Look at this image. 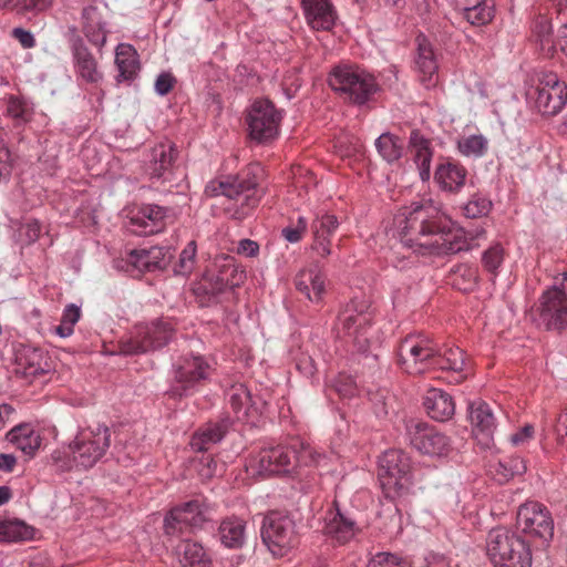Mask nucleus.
Listing matches in <instances>:
<instances>
[{
  "label": "nucleus",
  "mask_w": 567,
  "mask_h": 567,
  "mask_svg": "<svg viewBox=\"0 0 567 567\" xmlns=\"http://www.w3.org/2000/svg\"><path fill=\"white\" fill-rule=\"evenodd\" d=\"M308 228V221L305 217H298L297 221H291L281 230L282 237L289 243H298Z\"/></svg>",
  "instance_id": "51"
},
{
  "label": "nucleus",
  "mask_w": 567,
  "mask_h": 567,
  "mask_svg": "<svg viewBox=\"0 0 567 567\" xmlns=\"http://www.w3.org/2000/svg\"><path fill=\"white\" fill-rule=\"evenodd\" d=\"M411 444L427 455H444L450 450L449 439L425 422H415L409 426Z\"/></svg>",
  "instance_id": "17"
},
{
  "label": "nucleus",
  "mask_w": 567,
  "mask_h": 567,
  "mask_svg": "<svg viewBox=\"0 0 567 567\" xmlns=\"http://www.w3.org/2000/svg\"><path fill=\"white\" fill-rule=\"evenodd\" d=\"M401 352H409L410 354H420L426 352L427 354H446L447 350H442L436 342L427 337L416 334L408 336L400 346Z\"/></svg>",
  "instance_id": "34"
},
{
  "label": "nucleus",
  "mask_w": 567,
  "mask_h": 567,
  "mask_svg": "<svg viewBox=\"0 0 567 567\" xmlns=\"http://www.w3.org/2000/svg\"><path fill=\"white\" fill-rule=\"evenodd\" d=\"M16 445L25 454L32 455L40 447L41 439L40 435L34 432L28 437H22Z\"/></svg>",
  "instance_id": "59"
},
{
  "label": "nucleus",
  "mask_w": 567,
  "mask_h": 567,
  "mask_svg": "<svg viewBox=\"0 0 567 567\" xmlns=\"http://www.w3.org/2000/svg\"><path fill=\"white\" fill-rule=\"evenodd\" d=\"M417 52L414 68L421 84L431 89L439 83V63L432 44L424 37H417Z\"/></svg>",
  "instance_id": "19"
},
{
  "label": "nucleus",
  "mask_w": 567,
  "mask_h": 567,
  "mask_svg": "<svg viewBox=\"0 0 567 567\" xmlns=\"http://www.w3.org/2000/svg\"><path fill=\"white\" fill-rule=\"evenodd\" d=\"M176 80L169 73H162L155 82V90L161 95H166L174 86Z\"/></svg>",
  "instance_id": "63"
},
{
  "label": "nucleus",
  "mask_w": 567,
  "mask_h": 567,
  "mask_svg": "<svg viewBox=\"0 0 567 567\" xmlns=\"http://www.w3.org/2000/svg\"><path fill=\"white\" fill-rule=\"evenodd\" d=\"M166 212L157 205H144L130 218L131 230L137 235H153L165 227Z\"/></svg>",
  "instance_id": "23"
},
{
  "label": "nucleus",
  "mask_w": 567,
  "mask_h": 567,
  "mask_svg": "<svg viewBox=\"0 0 567 567\" xmlns=\"http://www.w3.org/2000/svg\"><path fill=\"white\" fill-rule=\"evenodd\" d=\"M111 445V431L104 424L81 429L64 452H55L53 460L62 470L93 467Z\"/></svg>",
  "instance_id": "4"
},
{
  "label": "nucleus",
  "mask_w": 567,
  "mask_h": 567,
  "mask_svg": "<svg viewBox=\"0 0 567 567\" xmlns=\"http://www.w3.org/2000/svg\"><path fill=\"white\" fill-rule=\"evenodd\" d=\"M410 143L414 153V162L420 171V176L423 181L430 177V167L432 159V152L430 150V142L421 137L417 133L413 132Z\"/></svg>",
  "instance_id": "33"
},
{
  "label": "nucleus",
  "mask_w": 567,
  "mask_h": 567,
  "mask_svg": "<svg viewBox=\"0 0 567 567\" xmlns=\"http://www.w3.org/2000/svg\"><path fill=\"white\" fill-rule=\"evenodd\" d=\"M35 431L30 424H20L14 426L9 433H8V440L12 442L13 444H17L20 442L22 437H28L30 434L34 433Z\"/></svg>",
  "instance_id": "64"
},
{
  "label": "nucleus",
  "mask_w": 567,
  "mask_h": 567,
  "mask_svg": "<svg viewBox=\"0 0 567 567\" xmlns=\"http://www.w3.org/2000/svg\"><path fill=\"white\" fill-rule=\"evenodd\" d=\"M71 49L76 75L86 83H100L103 80V73L99 70L97 61L84 44L83 39L75 37L72 40Z\"/></svg>",
  "instance_id": "21"
},
{
  "label": "nucleus",
  "mask_w": 567,
  "mask_h": 567,
  "mask_svg": "<svg viewBox=\"0 0 567 567\" xmlns=\"http://www.w3.org/2000/svg\"><path fill=\"white\" fill-rule=\"evenodd\" d=\"M311 249L320 257H328L331 254V240L321 236H312Z\"/></svg>",
  "instance_id": "62"
},
{
  "label": "nucleus",
  "mask_w": 567,
  "mask_h": 567,
  "mask_svg": "<svg viewBox=\"0 0 567 567\" xmlns=\"http://www.w3.org/2000/svg\"><path fill=\"white\" fill-rule=\"evenodd\" d=\"M534 426L530 424H526L517 432L511 435V442L514 446H524L534 437Z\"/></svg>",
  "instance_id": "60"
},
{
  "label": "nucleus",
  "mask_w": 567,
  "mask_h": 567,
  "mask_svg": "<svg viewBox=\"0 0 567 567\" xmlns=\"http://www.w3.org/2000/svg\"><path fill=\"white\" fill-rule=\"evenodd\" d=\"M470 420L476 437L484 445L488 446L493 432L496 429V419L491 405L483 401L472 403L470 406Z\"/></svg>",
  "instance_id": "24"
},
{
  "label": "nucleus",
  "mask_w": 567,
  "mask_h": 567,
  "mask_svg": "<svg viewBox=\"0 0 567 567\" xmlns=\"http://www.w3.org/2000/svg\"><path fill=\"white\" fill-rule=\"evenodd\" d=\"M146 249L131 250L126 256L127 267H132V270L152 271L146 258Z\"/></svg>",
  "instance_id": "54"
},
{
  "label": "nucleus",
  "mask_w": 567,
  "mask_h": 567,
  "mask_svg": "<svg viewBox=\"0 0 567 567\" xmlns=\"http://www.w3.org/2000/svg\"><path fill=\"white\" fill-rule=\"evenodd\" d=\"M389 392L386 390H379L377 392L367 391L369 400L374 404L375 413L378 415H386L389 413Z\"/></svg>",
  "instance_id": "56"
},
{
  "label": "nucleus",
  "mask_w": 567,
  "mask_h": 567,
  "mask_svg": "<svg viewBox=\"0 0 567 567\" xmlns=\"http://www.w3.org/2000/svg\"><path fill=\"white\" fill-rule=\"evenodd\" d=\"M458 151L465 156L481 157L488 147V141L483 135H468L457 143Z\"/></svg>",
  "instance_id": "40"
},
{
  "label": "nucleus",
  "mask_w": 567,
  "mask_h": 567,
  "mask_svg": "<svg viewBox=\"0 0 567 567\" xmlns=\"http://www.w3.org/2000/svg\"><path fill=\"white\" fill-rule=\"evenodd\" d=\"M403 146V141L391 133H383L375 141L378 153L388 163H394L400 159Z\"/></svg>",
  "instance_id": "36"
},
{
  "label": "nucleus",
  "mask_w": 567,
  "mask_h": 567,
  "mask_svg": "<svg viewBox=\"0 0 567 567\" xmlns=\"http://www.w3.org/2000/svg\"><path fill=\"white\" fill-rule=\"evenodd\" d=\"M226 398L236 412L240 411L248 402H250L249 391L245 384L239 382L233 384L226 391Z\"/></svg>",
  "instance_id": "47"
},
{
  "label": "nucleus",
  "mask_w": 567,
  "mask_h": 567,
  "mask_svg": "<svg viewBox=\"0 0 567 567\" xmlns=\"http://www.w3.org/2000/svg\"><path fill=\"white\" fill-rule=\"evenodd\" d=\"M16 373L23 378H33L43 373V369L37 367L33 362H29V357H16Z\"/></svg>",
  "instance_id": "55"
},
{
  "label": "nucleus",
  "mask_w": 567,
  "mask_h": 567,
  "mask_svg": "<svg viewBox=\"0 0 567 567\" xmlns=\"http://www.w3.org/2000/svg\"><path fill=\"white\" fill-rule=\"evenodd\" d=\"M516 527L528 540L545 546L553 539L555 524L546 505L529 501L518 507Z\"/></svg>",
  "instance_id": "8"
},
{
  "label": "nucleus",
  "mask_w": 567,
  "mask_h": 567,
  "mask_svg": "<svg viewBox=\"0 0 567 567\" xmlns=\"http://www.w3.org/2000/svg\"><path fill=\"white\" fill-rule=\"evenodd\" d=\"M7 114L19 123H25L30 120V109L27 102L14 95L8 99Z\"/></svg>",
  "instance_id": "48"
},
{
  "label": "nucleus",
  "mask_w": 567,
  "mask_h": 567,
  "mask_svg": "<svg viewBox=\"0 0 567 567\" xmlns=\"http://www.w3.org/2000/svg\"><path fill=\"white\" fill-rule=\"evenodd\" d=\"M208 506L199 498L173 507L164 518V533L171 540L184 537L206 522Z\"/></svg>",
  "instance_id": "11"
},
{
  "label": "nucleus",
  "mask_w": 567,
  "mask_h": 567,
  "mask_svg": "<svg viewBox=\"0 0 567 567\" xmlns=\"http://www.w3.org/2000/svg\"><path fill=\"white\" fill-rule=\"evenodd\" d=\"M194 296L200 307H209L213 301V281L208 276L195 282L193 286Z\"/></svg>",
  "instance_id": "49"
},
{
  "label": "nucleus",
  "mask_w": 567,
  "mask_h": 567,
  "mask_svg": "<svg viewBox=\"0 0 567 567\" xmlns=\"http://www.w3.org/2000/svg\"><path fill=\"white\" fill-rule=\"evenodd\" d=\"M318 454L299 439L289 443L261 447L249 461V467L258 474H291L298 466L317 463Z\"/></svg>",
  "instance_id": "3"
},
{
  "label": "nucleus",
  "mask_w": 567,
  "mask_h": 567,
  "mask_svg": "<svg viewBox=\"0 0 567 567\" xmlns=\"http://www.w3.org/2000/svg\"><path fill=\"white\" fill-rule=\"evenodd\" d=\"M401 241L420 255L449 256L468 251L486 239L482 226L464 229L451 220L432 199L413 203L394 218Z\"/></svg>",
  "instance_id": "1"
},
{
  "label": "nucleus",
  "mask_w": 567,
  "mask_h": 567,
  "mask_svg": "<svg viewBox=\"0 0 567 567\" xmlns=\"http://www.w3.org/2000/svg\"><path fill=\"white\" fill-rule=\"evenodd\" d=\"M115 65L118 76L123 80H131L140 70L138 55L133 45L120 43L115 50Z\"/></svg>",
  "instance_id": "28"
},
{
  "label": "nucleus",
  "mask_w": 567,
  "mask_h": 567,
  "mask_svg": "<svg viewBox=\"0 0 567 567\" xmlns=\"http://www.w3.org/2000/svg\"><path fill=\"white\" fill-rule=\"evenodd\" d=\"M554 432L558 445L567 450V409L558 414Z\"/></svg>",
  "instance_id": "57"
},
{
  "label": "nucleus",
  "mask_w": 567,
  "mask_h": 567,
  "mask_svg": "<svg viewBox=\"0 0 567 567\" xmlns=\"http://www.w3.org/2000/svg\"><path fill=\"white\" fill-rule=\"evenodd\" d=\"M467 176L466 168L455 161L441 163L434 178L443 190L457 193L465 184Z\"/></svg>",
  "instance_id": "27"
},
{
  "label": "nucleus",
  "mask_w": 567,
  "mask_h": 567,
  "mask_svg": "<svg viewBox=\"0 0 567 567\" xmlns=\"http://www.w3.org/2000/svg\"><path fill=\"white\" fill-rule=\"evenodd\" d=\"M494 13L495 1L487 0L478 6L467 7L464 10L463 17L472 25H486L493 20Z\"/></svg>",
  "instance_id": "38"
},
{
  "label": "nucleus",
  "mask_w": 567,
  "mask_h": 567,
  "mask_svg": "<svg viewBox=\"0 0 567 567\" xmlns=\"http://www.w3.org/2000/svg\"><path fill=\"white\" fill-rule=\"evenodd\" d=\"M295 286L312 302H319L326 291L324 277L317 265L300 270L295 278Z\"/></svg>",
  "instance_id": "25"
},
{
  "label": "nucleus",
  "mask_w": 567,
  "mask_h": 567,
  "mask_svg": "<svg viewBox=\"0 0 567 567\" xmlns=\"http://www.w3.org/2000/svg\"><path fill=\"white\" fill-rule=\"evenodd\" d=\"M429 357H399L396 364L409 374H421L427 367Z\"/></svg>",
  "instance_id": "50"
},
{
  "label": "nucleus",
  "mask_w": 567,
  "mask_h": 567,
  "mask_svg": "<svg viewBox=\"0 0 567 567\" xmlns=\"http://www.w3.org/2000/svg\"><path fill=\"white\" fill-rule=\"evenodd\" d=\"M506 258V250L502 244L496 243L483 251L481 264L492 280L498 276Z\"/></svg>",
  "instance_id": "37"
},
{
  "label": "nucleus",
  "mask_w": 567,
  "mask_h": 567,
  "mask_svg": "<svg viewBox=\"0 0 567 567\" xmlns=\"http://www.w3.org/2000/svg\"><path fill=\"white\" fill-rule=\"evenodd\" d=\"M178 151L174 143L166 141L155 145L147 162L146 172L151 178L168 179L175 168Z\"/></svg>",
  "instance_id": "20"
},
{
  "label": "nucleus",
  "mask_w": 567,
  "mask_h": 567,
  "mask_svg": "<svg viewBox=\"0 0 567 567\" xmlns=\"http://www.w3.org/2000/svg\"><path fill=\"white\" fill-rule=\"evenodd\" d=\"M378 477L386 497H395L411 481V460L401 450L386 451L379 461Z\"/></svg>",
  "instance_id": "10"
},
{
  "label": "nucleus",
  "mask_w": 567,
  "mask_h": 567,
  "mask_svg": "<svg viewBox=\"0 0 567 567\" xmlns=\"http://www.w3.org/2000/svg\"><path fill=\"white\" fill-rule=\"evenodd\" d=\"M534 31L543 47L545 44L554 43L550 39L551 27L545 17H540L536 20Z\"/></svg>",
  "instance_id": "58"
},
{
  "label": "nucleus",
  "mask_w": 567,
  "mask_h": 567,
  "mask_svg": "<svg viewBox=\"0 0 567 567\" xmlns=\"http://www.w3.org/2000/svg\"><path fill=\"white\" fill-rule=\"evenodd\" d=\"M167 250L163 247H151L146 249L147 262L152 271L164 269L168 262L171 256L167 257Z\"/></svg>",
  "instance_id": "52"
},
{
  "label": "nucleus",
  "mask_w": 567,
  "mask_h": 567,
  "mask_svg": "<svg viewBox=\"0 0 567 567\" xmlns=\"http://www.w3.org/2000/svg\"><path fill=\"white\" fill-rule=\"evenodd\" d=\"M196 244L194 240L189 241L182 250L178 262L174 267V272L181 276L189 275L195 266Z\"/></svg>",
  "instance_id": "45"
},
{
  "label": "nucleus",
  "mask_w": 567,
  "mask_h": 567,
  "mask_svg": "<svg viewBox=\"0 0 567 567\" xmlns=\"http://www.w3.org/2000/svg\"><path fill=\"white\" fill-rule=\"evenodd\" d=\"M308 25L316 31H330L338 19L337 10L330 0H302Z\"/></svg>",
  "instance_id": "22"
},
{
  "label": "nucleus",
  "mask_w": 567,
  "mask_h": 567,
  "mask_svg": "<svg viewBox=\"0 0 567 567\" xmlns=\"http://www.w3.org/2000/svg\"><path fill=\"white\" fill-rule=\"evenodd\" d=\"M480 281L478 268L474 265L460 264L450 274L451 285L460 291H473Z\"/></svg>",
  "instance_id": "30"
},
{
  "label": "nucleus",
  "mask_w": 567,
  "mask_h": 567,
  "mask_svg": "<svg viewBox=\"0 0 567 567\" xmlns=\"http://www.w3.org/2000/svg\"><path fill=\"white\" fill-rule=\"evenodd\" d=\"M423 405L430 417L440 422L450 420L455 412L452 396L441 389H429L424 395Z\"/></svg>",
  "instance_id": "26"
},
{
  "label": "nucleus",
  "mask_w": 567,
  "mask_h": 567,
  "mask_svg": "<svg viewBox=\"0 0 567 567\" xmlns=\"http://www.w3.org/2000/svg\"><path fill=\"white\" fill-rule=\"evenodd\" d=\"M329 85L352 104L362 105L380 90L373 74L354 64H340L329 74Z\"/></svg>",
  "instance_id": "5"
},
{
  "label": "nucleus",
  "mask_w": 567,
  "mask_h": 567,
  "mask_svg": "<svg viewBox=\"0 0 567 567\" xmlns=\"http://www.w3.org/2000/svg\"><path fill=\"white\" fill-rule=\"evenodd\" d=\"M215 268H218V275L215 279V291L219 289L217 286L234 287L238 285V276L241 277V271L235 265V258L225 254L215 256Z\"/></svg>",
  "instance_id": "31"
},
{
  "label": "nucleus",
  "mask_w": 567,
  "mask_h": 567,
  "mask_svg": "<svg viewBox=\"0 0 567 567\" xmlns=\"http://www.w3.org/2000/svg\"><path fill=\"white\" fill-rule=\"evenodd\" d=\"M368 567H413L406 558L391 553H378L369 561Z\"/></svg>",
  "instance_id": "46"
},
{
  "label": "nucleus",
  "mask_w": 567,
  "mask_h": 567,
  "mask_svg": "<svg viewBox=\"0 0 567 567\" xmlns=\"http://www.w3.org/2000/svg\"><path fill=\"white\" fill-rule=\"evenodd\" d=\"M192 449L202 453L203 456L200 462L206 463L207 470L205 474H202L204 477H210V468L209 465L213 462V455L209 453L210 447L213 446V430L207 429L203 433L195 434L190 441Z\"/></svg>",
  "instance_id": "39"
},
{
  "label": "nucleus",
  "mask_w": 567,
  "mask_h": 567,
  "mask_svg": "<svg viewBox=\"0 0 567 567\" xmlns=\"http://www.w3.org/2000/svg\"><path fill=\"white\" fill-rule=\"evenodd\" d=\"M220 543L227 547L237 549L245 543V523L244 520L230 517L221 522L218 529Z\"/></svg>",
  "instance_id": "29"
},
{
  "label": "nucleus",
  "mask_w": 567,
  "mask_h": 567,
  "mask_svg": "<svg viewBox=\"0 0 567 567\" xmlns=\"http://www.w3.org/2000/svg\"><path fill=\"white\" fill-rule=\"evenodd\" d=\"M261 538L276 557L285 556L299 543L293 519L280 512H271L265 516Z\"/></svg>",
  "instance_id": "9"
},
{
  "label": "nucleus",
  "mask_w": 567,
  "mask_h": 567,
  "mask_svg": "<svg viewBox=\"0 0 567 567\" xmlns=\"http://www.w3.org/2000/svg\"><path fill=\"white\" fill-rule=\"evenodd\" d=\"M83 18V27H92L99 23H103L102 14L99 10V7L95 4H90L83 8L82 11Z\"/></svg>",
  "instance_id": "61"
},
{
  "label": "nucleus",
  "mask_w": 567,
  "mask_h": 567,
  "mask_svg": "<svg viewBox=\"0 0 567 567\" xmlns=\"http://www.w3.org/2000/svg\"><path fill=\"white\" fill-rule=\"evenodd\" d=\"M539 326L546 330H563L567 327V288L564 279L559 286L545 290L539 298Z\"/></svg>",
  "instance_id": "14"
},
{
  "label": "nucleus",
  "mask_w": 567,
  "mask_h": 567,
  "mask_svg": "<svg viewBox=\"0 0 567 567\" xmlns=\"http://www.w3.org/2000/svg\"><path fill=\"white\" fill-rule=\"evenodd\" d=\"M208 374L209 367L204 364L203 357H189L177 368L175 373L176 385L167 394L171 398H182L197 383L206 379Z\"/></svg>",
  "instance_id": "18"
},
{
  "label": "nucleus",
  "mask_w": 567,
  "mask_h": 567,
  "mask_svg": "<svg viewBox=\"0 0 567 567\" xmlns=\"http://www.w3.org/2000/svg\"><path fill=\"white\" fill-rule=\"evenodd\" d=\"M33 528L20 519H0V542L17 543L33 537Z\"/></svg>",
  "instance_id": "32"
},
{
  "label": "nucleus",
  "mask_w": 567,
  "mask_h": 567,
  "mask_svg": "<svg viewBox=\"0 0 567 567\" xmlns=\"http://www.w3.org/2000/svg\"><path fill=\"white\" fill-rule=\"evenodd\" d=\"M171 337L172 330L163 322L136 326L132 336L123 341L120 354H144L157 351L169 341Z\"/></svg>",
  "instance_id": "15"
},
{
  "label": "nucleus",
  "mask_w": 567,
  "mask_h": 567,
  "mask_svg": "<svg viewBox=\"0 0 567 567\" xmlns=\"http://www.w3.org/2000/svg\"><path fill=\"white\" fill-rule=\"evenodd\" d=\"M333 388L341 399H352L361 394L357 381L346 373H339L333 382Z\"/></svg>",
  "instance_id": "44"
},
{
  "label": "nucleus",
  "mask_w": 567,
  "mask_h": 567,
  "mask_svg": "<svg viewBox=\"0 0 567 567\" xmlns=\"http://www.w3.org/2000/svg\"><path fill=\"white\" fill-rule=\"evenodd\" d=\"M83 32L87 40L99 49L106 43L107 32L105 31V22L92 27H83Z\"/></svg>",
  "instance_id": "53"
},
{
  "label": "nucleus",
  "mask_w": 567,
  "mask_h": 567,
  "mask_svg": "<svg viewBox=\"0 0 567 567\" xmlns=\"http://www.w3.org/2000/svg\"><path fill=\"white\" fill-rule=\"evenodd\" d=\"M487 555L495 567L532 566V554L526 540L504 527L489 532Z\"/></svg>",
  "instance_id": "6"
},
{
  "label": "nucleus",
  "mask_w": 567,
  "mask_h": 567,
  "mask_svg": "<svg viewBox=\"0 0 567 567\" xmlns=\"http://www.w3.org/2000/svg\"><path fill=\"white\" fill-rule=\"evenodd\" d=\"M535 107L543 115H556L567 101V85L554 72H543L537 85L528 92Z\"/></svg>",
  "instance_id": "12"
},
{
  "label": "nucleus",
  "mask_w": 567,
  "mask_h": 567,
  "mask_svg": "<svg viewBox=\"0 0 567 567\" xmlns=\"http://www.w3.org/2000/svg\"><path fill=\"white\" fill-rule=\"evenodd\" d=\"M339 227L338 218L331 214L318 215L311 223L312 236H321L329 238L336 233Z\"/></svg>",
  "instance_id": "42"
},
{
  "label": "nucleus",
  "mask_w": 567,
  "mask_h": 567,
  "mask_svg": "<svg viewBox=\"0 0 567 567\" xmlns=\"http://www.w3.org/2000/svg\"><path fill=\"white\" fill-rule=\"evenodd\" d=\"M360 533L357 522L342 513L337 501L326 511L323 516L322 534L333 545L343 546Z\"/></svg>",
  "instance_id": "16"
},
{
  "label": "nucleus",
  "mask_w": 567,
  "mask_h": 567,
  "mask_svg": "<svg viewBox=\"0 0 567 567\" xmlns=\"http://www.w3.org/2000/svg\"><path fill=\"white\" fill-rule=\"evenodd\" d=\"M246 121L249 136L259 143H266L277 137L281 112L269 100H257L251 105Z\"/></svg>",
  "instance_id": "13"
},
{
  "label": "nucleus",
  "mask_w": 567,
  "mask_h": 567,
  "mask_svg": "<svg viewBox=\"0 0 567 567\" xmlns=\"http://www.w3.org/2000/svg\"><path fill=\"white\" fill-rule=\"evenodd\" d=\"M262 173L259 164H252L241 174L221 179L215 187V208L234 219H244L264 195L259 187Z\"/></svg>",
  "instance_id": "2"
},
{
  "label": "nucleus",
  "mask_w": 567,
  "mask_h": 567,
  "mask_svg": "<svg viewBox=\"0 0 567 567\" xmlns=\"http://www.w3.org/2000/svg\"><path fill=\"white\" fill-rule=\"evenodd\" d=\"M176 555L183 566H195L202 563L204 549L197 543L184 542L177 546Z\"/></svg>",
  "instance_id": "41"
},
{
  "label": "nucleus",
  "mask_w": 567,
  "mask_h": 567,
  "mask_svg": "<svg viewBox=\"0 0 567 567\" xmlns=\"http://www.w3.org/2000/svg\"><path fill=\"white\" fill-rule=\"evenodd\" d=\"M373 320V312L365 301L351 300L338 315L334 329L340 338H348L358 352L368 351V329Z\"/></svg>",
  "instance_id": "7"
},
{
  "label": "nucleus",
  "mask_w": 567,
  "mask_h": 567,
  "mask_svg": "<svg viewBox=\"0 0 567 567\" xmlns=\"http://www.w3.org/2000/svg\"><path fill=\"white\" fill-rule=\"evenodd\" d=\"M492 208V202L482 194H475L465 204L463 210L467 218H480L489 213Z\"/></svg>",
  "instance_id": "43"
},
{
  "label": "nucleus",
  "mask_w": 567,
  "mask_h": 567,
  "mask_svg": "<svg viewBox=\"0 0 567 567\" xmlns=\"http://www.w3.org/2000/svg\"><path fill=\"white\" fill-rule=\"evenodd\" d=\"M494 478L503 484L515 475H522L526 471V464L519 456H507L493 466Z\"/></svg>",
  "instance_id": "35"
}]
</instances>
